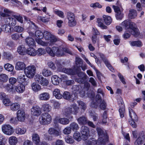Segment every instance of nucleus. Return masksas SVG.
<instances>
[{
  "instance_id": "obj_1",
  "label": "nucleus",
  "mask_w": 145,
  "mask_h": 145,
  "mask_svg": "<svg viewBox=\"0 0 145 145\" xmlns=\"http://www.w3.org/2000/svg\"><path fill=\"white\" fill-rule=\"evenodd\" d=\"M40 124L43 125L50 124L52 121V118L50 115L48 113L42 114L39 119Z\"/></svg>"
},
{
  "instance_id": "obj_2",
  "label": "nucleus",
  "mask_w": 145,
  "mask_h": 145,
  "mask_svg": "<svg viewBox=\"0 0 145 145\" xmlns=\"http://www.w3.org/2000/svg\"><path fill=\"white\" fill-rule=\"evenodd\" d=\"M35 35L36 37L35 40L38 44L43 46H48V43L47 42H44L41 40L43 37L44 33H42L40 30H37L35 32Z\"/></svg>"
},
{
  "instance_id": "obj_3",
  "label": "nucleus",
  "mask_w": 145,
  "mask_h": 145,
  "mask_svg": "<svg viewBox=\"0 0 145 145\" xmlns=\"http://www.w3.org/2000/svg\"><path fill=\"white\" fill-rule=\"evenodd\" d=\"M36 70L35 66L33 65L27 66L25 69V73L28 78H33L35 75Z\"/></svg>"
},
{
  "instance_id": "obj_4",
  "label": "nucleus",
  "mask_w": 145,
  "mask_h": 145,
  "mask_svg": "<svg viewBox=\"0 0 145 145\" xmlns=\"http://www.w3.org/2000/svg\"><path fill=\"white\" fill-rule=\"evenodd\" d=\"M67 18L68 20V25L69 27L75 26L76 24V22L75 20V16L74 14L71 12H67Z\"/></svg>"
},
{
  "instance_id": "obj_5",
  "label": "nucleus",
  "mask_w": 145,
  "mask_h": 145,
  "mask_svg": "<svg viewBox=\"0 0 145 145\" xmlns=\"http://www.w3.org/2000/svg\"><path fill=\"white\" fill-rule=\"evenodd\" d=\"M80 133L82 138L84 141L87 140L90 137L89 129L87 126H82L80 128Z\"/></svg>"
},
{
  "instance_id": "obj_6",
  "label": "nucleus",
  "mask_w": 145,
  "mask_h": 145,
  "mask_svg": "<svg viewBox=\"0 0 145 145\" xmlns=\"http://www.w3.org/2000/svg\"><path fill=\"white\" fill-rule=\"evenodd\" d=\"M76 71H77L76 74H77L79 77V78L76 79V81L79 83H84L87 76L86 74L81 71V69L80 68L76 69Z\"/></svg>"
},
{
  "instance_id": "obj_7",
  "label": "nucleus",
  "mask_w": 145,
  "mask_h": 145,
  "mask_svg": "<svg viewBox=\"0 0 145 145\" xmlns=\"http://www.w3.org/2000/svg\"><path fill=\"white\" fill-rule=\"evenodd\" d=\"M1 129L3 133L7 135H11L14 132L13 127L9 125H3Z\"/></svg>"
},
{
  "instance_id": "obj_8",
  "label": "nucleus",
  "mask_w": 145,
  "mask_h": 145,
  "mask_svg": "<svg viewBox=\"0 0 145 145\" xmlns=\"http://www.w3.org/2000/svg\"><path fill=\"white\" fill-rule=\"evenodd\" d=\"M43 37L46 40H50L51 42H54L57 41V39L51 33L47 31L44 32Z\"/></svg>"
},
{
  "instance_id": "obj_9",
  "label": "nucleus",
  "mask_w": 145,
  "mask_h": 145,
  "mask_svg": "<svg viewBox=\"0 0 145 145\" xmlns=\"http://www.w3.org/2000/svg\"><path fill=\"white\" fill-rule=\"evenodd\" d=\"M128 31H131V34L135 37L138 34V29L136 24L134 22H130Z\"/></svg>"
},
{
  "instance_id": "obj_10",
  "label": "nucleus",
  "mask_w": 145,
  "mask_h": 145,
  "mask_svg": "<svg viewBox=\"0 0 145 145\" xmlns=\"http://www.w3.org/2000/svg\"><path fill=\"white\" fill-rule=\"evenodd\" d=\"M26 114L25 111L22 110H18L17 112V117L18 121L23 122L25 119Z\"/></svg>"
},
{
  "instance_id": "obj_11",
  "label": "nucleus",
  "mask_w": 145,
  "mask_h": 145,
  "mask_svg": "<svg viewBox=\"0 0 145 145\" xmlns=\"http://www.w3.org/2000/svg\"><path fill=\"white\" fill-rule=\"evenodd\" d=\"M31 113L32 115L34 116H38L41 113V110L39 106H33L31 108Z\"/></svg>"
},
{
  "instance_id": "obj_12",
  "label": "nucleus",
  "mask_w": 145,
  "mask_h": 145,
  "mask_svg": "<svg viewBox=\"0 0 145 145\" xmlns=\"http://www.w3.org/2000/svg\"><path fill=\"white\" fill-rule=\"evenodd\" d=\"M45 49L46 52L50 56L54 57L56 56V46L53 47L51 48L49 47H47Z\"/></svg>"
},
{
  "instance_id": "obj_13",
  "label": "nucleus",
  "mask_w": 145,
  "mask_h": 145,
  "mask_svg": "<svg viewBox=\"0 0 145 145\" xmlns=\"http://www.w3.org/2000/svg\"><path fill=\"white\" fill-rule=\"evenodd\" d=\"M5 21L6 23L11 25L12 26H14L16 24V21L14 18L7 17L5 20Z\"/></svg>"
},
{
  "instance_id": "obj_14",
  "label": "nucleus",
  "mask_w": 145,
  "mask_h": 145,
  "mask_svg": "<svg viewBox=\"0 0 145 145\" xmlns=\"http://www.w3.org/2000/svg\"><path fill=\"white\" fill-rule=\"evenodd\" d=\"M99 56L102 59L103 61L105 63L106 66L111 71H112L113 69L112 66L108 60L105 57L104 55L101 54H99Z\"/></svg>"
},
{
  "instance_id": "obj_15",
  "label": "nucleus",
  "mask_w": 145,
  "mask_h": 145,
  "mask_svg": "<svg viewBox=\"0 0 145 145\" xmlns=\"http://www.w3.org/2000/svg\"><path fill=\"white\" fill-rule=\"evenodd\" d=\"M63 114L66 116H68L73 113V111L72 107L66 106L63 110Z\"/></svg>"
},
{
  "instance_id": "obj_16",
  "label": "nucleus",
  "mask_w": 145,
  "mask_h": 145,
  "mask_svg": "<svg viewBox=\"0 0 145 145\" xmlns=\"http://www.w3.org/2000/svg\"><path fill=\"white\" fill-rule=\"evenodd\" d=\"M76 67L73 68L72 69L63 68L62 69V71L63 72L67 74L74 75L76 74L77 72V71H76Z\"/></svg>"
},
{
  "instance_id": "obj_17",
  "label": "nucleus",
  "mask_w": 145,
  "mask_h": 145,
  "mask_svg": "<svg viewBox=\"0 0 145 145\" xmlns=\"http://www.w3.org/2000/svg\"><path fill=\"white\" fill-rule=\"evenodd\" d=\"M64 99L69 101H73L74 99L72 98V95L67 91L64 92L62 95Z\"/></svg>"
},
{
  "instance_id": "obj_18",
  "label": "nucleus",
  "mask_w": 145,
  "mask_h": 145,
  "mask_svg": "<svg viewBox=\"0 0 145 145\" xmlns=\"http://www.w3.org/2000/svg\"><path fill=\"white\" fill-rule=\"evenodd\" d=\"M50 98V94L47 92L43 93L40 94L39 96V99L43 101L48 100Z\"/></svg>"
},
{
  "instance_id": "obj_19",
  "label": "nucleus",
  "mask_w": 145,
  "mask_h": 145,
  "mask_svg": "<svg viewBox=\"0 0 145 145\" xmlns=\"http://www.w3.org/2000/svg\"><path fill=\"white\" fill-rule=\"evenodd\" d=\"M33 141L34 143L36 145H40V139L39 135L38 134L35 133L32 135Z\"/></svg>"
},
{
  "instance_id": "obj_20",
  "label": "nucleus",
  "mask_w": 145,
  "mask_h": 145,
  "mask_svg": "<svg viewBox=\"0 0 145 145\" xmlns=\"http://www.w3.org/2000/svg\"><path fill=\"white\" fill-rule=\"evenodd\" d=\"M15 89L18 93H22L24 91L25 86L22 84H20L15 86Z\"/></svg>"
},
{
  "instance_id": "obj_21",
  "label": "nucleus",
  "mask_w": 145,
  "mask_h": 145,
  "mask_svg": "<svg viewBox=\"0 0 145 145\" xmlns=\"http://www.w3.org/2000/svg\"><path fill=\"white\" fill-rule=\"evenodd\" d=\"M25 65L24 62L18 61L16 64L15 69L18 70H23L25 69Z\"/></svg>"
},
{
  "instance_id": "obj_22",
  "label": "nucleus",
  "mask_w": 145,
  "mask_h": 145,
  "mask_svg": "<svg viewBox=\"0 0 145 145\" xmlns=\"http://www.w3.org/2000/svg\"><path fill=\"white\" fill-rule=\"evenodd\" d=\"M77 120L78 123L80 125L86 124L88 122L87 118L84 116L79 117Z\"/></svg>"
},
{
  "instance_id": "obj_23",
  "label": "nucleus",
  "mask_w": 145,
  "mask_h": 145,
  "mask_svg": "<svg viewBox=\"0 0 145 145\" xmlns=\"http://www.w3.org/2000/svg\"><path fill=\"white\" fill-rule=\"evenodd\" d=\"M53 95L57 99H60L62 98V95L59 89H56L53 92Z\"/></svg>"
},
{
  "instance_id": "obj_24",
  "label": "nucleus",
  "mask_w": 145,
  "mask_h": 145,
  "mask_svg": "<svg viewBox=\"0 0 145 145\" xmlns=\"http://www.w3.org/2000/svg\"><path fill=\"white\" fill-rule=\"evenodd\" d=\"M58 117H56L55 118V119L58 120V121L59 123L63 125H66L68 124L69 122V120L65 118H60L58 120Z\"/></svg>"
},
{
  "instance_id": "obj_25",
  "label": "nucleus",
  "mask_w": 145,
  "mask_h": 145,
  "mask_svg": "<svg viewBox=\"0 0 145 145\" xmlns=\"http://www.w3.org/2000/svg\"><path fill=\"white\" fill-rule=\"evenodd\" d=\"M56 56L58 57H60L63 56L65 55V53L64 52V50H63V48L61 49L56 47Z\"/></svg>"
},
{
  "instance_id": "obj_26",
  "label": "nucleus",
  "mask_w": 145,
  "mask_h": 145,
  "mask_svg": "<svg viewBox=\"0 0 145 145\" xmlns=\"http://www.w3.org/2000/svg\"><path fill=\"white\" fill-rule=\"evenodd\" d=\"M75 63L76 68V69H80V67L83 65V61L82 59L78 57H76Z\"/></svg>"
},
{
  "instance_id": "obj_27",
  "label": "nucleus",
  "mask_w": 145,
  "mask_h": 145,
  "mask_svg": "<svg viewBox=\"0 0 145 145\" xmlns=\"http://www.w3.org/2000/svg\"><path fill=\"white\" fill-rule=\"evenodd\" d=\"M25 41L27 45L29 46H33L35 43L34 39L30 37H27L25 39Z\"/></svg>"
},
{
  "instance_id": "obj_28",
  "label": "nucleus",
  "mask_w": 145,
  "mask_h": 145,
  "mask_svg": "<svg viewBox=\"0 0 145 145\" xmlns=\"http://www.w3.org/2000/svg\"><path fill=\"white\" fill-rule=\"evenodd\" d=\"M103 19L106 25H110L112 22V20L111 17L109 16L106 15L103 16Z\"/></svg>"
},
{
  "instance_id": "obj_29",
  "label": "nucleus",
  "mask_w": 145,
  "mask_h": 145,
  "mask_svg": "<svg viewBox=\"0 0 145 145\" xmlns=\"http://www.w3.org/2000/svg\"><path fill=\"white\" fill-rule=\"evenodd\" d=\"M15 131L16 134L21 135L24 134L26 131V130L24 128H21L17 127L15 129Z\"/></svg>"
},
{
  "instance_id": "obj_30",
  "label": "nucleus",
  "mask_w": 145,
  "mask_h": 145,
  "mask_svg": "<svg viewBox=\"0 0 145 145\" xmlns=\"http://www.w3.org/2000/svg\"><path fill=\"white\" fill-rule=\"evenodd\" d=\"M9 142L11 145H16L18 142V139L16 137L12 136L9 138Z\"/></svg>"
},
{
  "instance_id": "obj_31",
  "label": "nucleus",
  "mask_w": 145,
  "mask_h": 145,
  "mask_svg": "<svg viewBox=\"0 0 145 145\" xmlns=\"http://www.w3.org/2000/svg\"><path fill=\"white\" fill-rule=\"evenodd\" d=\"M3 31L6 33H10L11 28L10 26L8 24H4L2 26Z\"/></svg>"
},
{
  "instance_id": "obj_32",
  "label": "nucleus",
  "mask_w": 145,
  "mask_h": 145,
  "mask_svg": "<svg viewBox=\"0 0 145 145\" xmlns=\"http://www.w3.org/2000/svg\"><path fill=\"white\" fill-rule=\"evenodd\" d=\"M129 113L130 117L132 120L136 121L137 120V117L135 112L131 109H129Z\"/></svg>"
},
{
  "instance_id": "obj_33",
  "label": "nucleus",
  "mask_w": 145,
  "mask_h": 145,
  "mask_svg": "<svg viewBox=\"0 0 145 145\" xmlns=\"http://www.w3.org/2000/svg\"><path fill=\"white\" fill-rule=\"evenodd\" d=\"M25 48L23 46H21L18 47L17 49V52L19 54L21 55H24L25 54L26 52Z\"/></svg>"
},
{
  "instance_id": "obj_34",
  "label": "nucleus",
  "mask_w": 145,
  "mask_h": 145,
  "mask_svg": "<svg viewBox=\"0 0 145 145\" xmlns=\"http://www.w3.org/2000/svg\"><path fill=\"white\" fill-rule=\"evenodd\" d=\"M137 14V12L136 10L131 9L129 10L128 16L130 19H133L136 17Z\"/></svg>"
},
{
  "instance_id": "obj_35",
  "label": "nucleus",
  "mask_w": 145,
  "mask_h": 145,
  "mask_svg": "<svg viewBox=\"0 0 145 145\" xmlns=\"http://www.w3.org/2000/svg\"><path fill=\"white\" fill-rule=\"evenodd\" d=\"M28 54L31 56H36V51L33 48H29L26 50V52Z\"/></svg>"
},
{
  "instance_id": "obj_36",
  "label": "nucleus",
  "mask_w": 145,
  "mask_h": 145,
  "mask_svg": "<svg viewBox=\"0 0 145 145\" xmlns=\"http://www.w3.org/2000/svg\"><path fill=\"white\" fill-rule=\"evenodd\" d=\"M42 109L44 112H49L51 110L52 107L49 104H45L42 105Z\"/></svg>"
},
{
  "instance_id": "obj_37",
  "label": "nucleus",
  "mask_w": 145,
  "mask_h": 145,
  "mask_svg": "<svg viewBox=\"0 0 145 145\" xmlns=\"http://www.w3.org/2000/svg\"><path fill=\"white\" fill-rule=\"evenodd\" d=\"M46 54V51L45 50L42 48H39L36 51V55L41 56Z\"/></svg>"
},
{
  "instance_id": "obj_38",
  "label": "nucleus",
  "mask_w": 145,
  "mask_h": 145,
  "mask_svg": "<svg viewBox=\"0 0 145 145\" xmlns=\"http://www.w3.org/2000/svg\"><path fill=\"white\" fill-rule=\"evenodd\" d=\"M52 82L54 85H58L59 83V80L57 75L52 76L51 78Z\"/></svg>"
},
{
  "instance_id": "obj_39",
  "label": "nucleus",
  "mask_w": 145,
  "mask_h": 145,
  "mask_svg": "<svg viewBox=\"0 0 145 145\" xmlns=\"http://www.w3.org/2000/svg\"><path fill=\"white\" fill-rule=\"evenodd\" d=\"M8 77L7 75L4 74L0 75V81L3 82H6L7 81Z\"/></svg>"
},
{
  "instance_id": "obj_40",
  "label": "nucleus",
  "mask_w": 145,
  "mask_h": 145,
  "mask_svg": "<svg viewBox=\"0 0 145 145\" xmlns=\"http://www.w3.org/2000/svg\"><path fill=\"white\" fill-rule=\"evenodd\" d=\"M97 143L96 141L94 138L89 139L85 142L84 144L86 145H95Z\"/></svg>"
},
{
  "instance_id": "obj_41",
  "label": "nucleus",
  "mask_w": 145,
  "mask_h": 145,
  "mask_svg": "<svg viewBox=\"0 0 145 145\" xmlns=\"http://www.w3.org/2000/svg\"><path fill=\"white\" fill-rule=\"evenodd\" d=\"M31 87L33 90L35 92H37L41 89L40 86L35 83L32 84Z\"/></svg>"
},
{
  "instance_id": "obj_42",
  "label": "nucleus",
  "mask_w": 145,
  "mask_h": 145,
  "mask_svg": "<svg viewBox=\"0 0 145 145\" xmlns=\"http://www.w3.org/2000/svg\"><path fill=\"white\" fill-rule=\"evenodd\" d=\"M10 105V109L12 111H16L18 110L20 107V105L16 103H13Z\"/></svg>"
},
{
  "instance_id": "obj_43",
  "label": "nucleus",
  "mask_w": 145,
  "mask_h": 145,
  "mask_svg": "<svg viewBox=\"0 0 145 145\" xmlns=\"http://www.w3.org/2000/svg\"><path fill=\"white\" fill-rule=\"evenodd\" d=\"M97 22L98 23V26L101 27L102 29H106L107 28V27L104 25L103 24L102 19L99 18L97 19Z\"/></svg>"
},
{
  "instance_id": "obj_44",
  "label": "nucleus",
  "mask_w": 145,
  "mask_h": 145,
  "mask_svg": "<svg viewBox=\"0 0 145 145\" xmlns=\"http://www.w3.org/2000/svg\"><path fill=\"white\" fill-rule=\"evenodd\" d=\"M70 127L73 131H77L79 129V127L77 123L75 122H72L70 125Z\"/></svg>"
},
{
  "instance_id": "obj_45",
  "label": "nucleus",
  "mask_w": 145,
  "mask_h": 145,
  "mask_svg": "<svg viewBox=\"0 0 145 145\" xmlns=\"http://www.w3.org/2000/svg\"><path fill=\"white\" fill-rule=\"evenodd\" d=\"M4 67L5 69L8 71H12L14 69V66L9 63L5 64Z\"/></svg>"
},
{
  "instance_id": "obj_46",
  "label": "nucleus",
  "mask_w": 145,
  "mask_h": 145,
  "mask_svg": "<svg viewBox=\"0 0 145 145\" xmlns=\"http://www.w3.org/2000/svg\"><path fill=\"white\" fill-rule=\"evenodd\" d=\"M92 42L93 44H95L97 42L98 46L99 45V40L97 38V36L95 35H93L91 38Z\"/></svg>"
},
{
  "instance_id": "obj_47",
  "label": "nucleus",
  "mask_w": 145,
  "mask_h": 145,
  "mask_svg": "<svg viewBox=\"0 0 145 145\" xmlns=\"http://www.w3.org/2000/svg\"><path fill=\"white\" fill-rule=\"evenodd\" d=\"M42 73L45 76H50L52 74L50 71L46 69H44L42 71Z\"/></svg>"
},
{
  "instance_id": "obj_48",
  "label": "nucleus",
  "mask_w": 145,
  "mask_h": 145,
  "mask_svg": "<svg viewBox=\"0 0 145 145\" xmlns=\"http://www.w3.org/2000/svg\"><path fill=\"white\" fill-rule=\"evenodd\" d=\"M14 31L17 33H21L24 30V28L19 25H17L14 27L13 29Z\"/></svg>"
},
{
  "instance_id": "obj_49",
  "label": "nucleus",
  "mask_w": 145,
  "mask_h": 145,
  "mask_svg": "<svg viewBox=\"0 0 145 145\" xmlns=\"http://www.w3.org/2000/svg\"><path fill=\"white\" fill-rule=\"evenodd\" d=\"M73 137L75 139L78 141H80L82 137L79 132H75L73 135Z\"/></svg>"
},
{
  "instance_id": "obj_50",
  "label": "nucleus",
  "mask_w": 145,
  "mask_h": 145,
  "mask_svg": "<svg viewBox=\"0 0 145 145\" xmlns=\"http://www.w3.org/2000/svg\"><path fill=\"white\" fill-rule=\"evenodd\" d=\"M131 21L129 20H126L121 23V25L125 27L126 29H128L129 28V25Z\"/></svg>"
},
{
  "instance_id": "obj_51",
  "label": "nucleus",
  "mask_w": 145,
  "mask_h": 145,
  "mask_svg": "<svg viewBox=\"0 0 145 145\" xmlns=\"http://www.w3.org/2000/svg\"><path fill=\"white\" fill-rule=\"evenodd\" d=\"M77 103L82 109L84 110L86 109L87 107L86 105L83 102L81 101H78Z\"/></svg>"
},
{
  "instance_id": "obj_52",
  "label": "nucleus",
  "mask_w": 145,
  "mask_h": 145,
  "mask_svg": "<svg viewBox=\"0 0 145 145\" xmlns=\"http://www.w3.org/2000/svg\"><path fill=\"white\" fill-rule=\"evenodd\" d=\"M65 139L66 142L67 143L70 144L73 143L74 141L72 137L69 135H68L66 137Z\"/></svg>"
},
{
  "instance_id": "obj_53",
  "label": "nucleus",
  "mask_w": 145,
  "mask_h": 145,
  "mask_svg": "<svg viewBox=\"0 0 145 145\" xmlns=\"http://www.w3.org/2000/svg\"><path fill=\"white\" fill-rule=\"evenodd\" d=\"M5 89L8 92H13V87L12 85L10 84H7L5 86Z\"/></svg>"
},
{
  "instance_id": "obj_54",
  "label": "nucleus",
  "mask_w": 145,
  "mask_h": 145,
  "mask_svg": "<svg viewBox=\"0 0 145 145\" xmlns=\"http://www.w3.org/2000/svg\"><path fill=\"white\" fill-rule=\"evenodd\" d=\"M24 18L27 21H29V23H30V27L32 28L33 29H36L37 27L34 23H33L30 20H28V18L26 16H24Z\"/></svg>"
},
{
  "instance_id": "obj_55",
  "label": "nucleus",
  "mask_w": 145,
  "mask_h": 145,
  "mask_svg": "<svg viewBox=\"0 0 145 145\" xmlns=\"http://www.w3.org/2000/svg\"><path fill=\"white\" fill-rule=\"evenodd\" d=\"M131 44L132 46L137 47H140L142 45L141 42L139 40L132 42H131Z\"/></svg>"
},
{
  "instance_id": "obj_56",
  "label": "nucleus",
  "mask_w": 145,
  "mask_h": 145,
  "mask_svg": "<svg viewBox=\"0 0 145 145\" xmlns=\"http://www.w3.org/2000/svg\"><path fill=\"white\" fill-rule=\"evenodd\" d=\"M25 76L24 75L18 76L17 78L18 81L21 84L24 82L26 80Z\"/></svg>"
},
{
  "instance_id": "obj_57",
  "label": "nucleus",
  "mask_w": 145,
  "mask_h": 145,
  "mask_svg": "<svg viewBox=\"0 0 145 145\" xmlns=\"http://www.w3.org/2000/svg\"><path fill=\"white\" fill-rule=\"evenodd\" d=\"M11 37L12 39L15 40H19L20 38V35L16 33L12 34L11 35Z\"/></svg>"
},
{
  "instance_id": "obj_58",
  "label": "nucleus",
  "mask_w": 145,
  "mask_h": 145,
  "mask_svg": "<svg viewBox=\"0 0 145 145\" xmlns=\"http://www.w3.org/2000/svg\"><path fill=\"white\" fill-rule=\"evenodd\" d=\"M43 77L41 75L39 74L36 75L35 76V81L39 83L41 82Z\"/></svg>"
},
{
  "instance_id": "obj_59",
  "label": "nucleus",
  "mask_w": 145,
  "mask_h": 145,
  "mask_svg": "<svg viewBox=\"0 0 145 145\" xmlns=\"http://www.w3.org/2000/svg\"><path fill=\"white\" fill-rule=\"evenodd\" d=\"M11 56V54L8 52H4L3 54L4 58L8 60L10 59Z\"/></svg>"
},
{
  "instance_id": "obj_60",
  "label": "nucleus",
  "mask_w": 145,
  "mask_h": 145,
  "mask_svg": "<svg viewBox=\"0 0 145 145\" xmlns=\"http://www.w3.org/2000/svg\"><path fill=\"white\" fill-rule=\"evenodd\" d=\"M3 103L4 105L6 106H8L10 105L11 102L10 99L7 98L3 100Z\"/></svg>"
},
{
  "instance_id": "obj_61",
  "label": "nucleus",
  "mask_w": 145,
  "mask_h": 145,
  "mask_svg": "<svg viewBox=\"0 0 145 145\" xmlns=\"http://www.w3.org/2000/svg\"><path fill=\"white\" fill-rule=\"evenodd\" d=\"M72 107L74 110L73 111V114L76 115L79 112V108L77 106L76 104H75L73 105Z\"/></svg>"
},
{
  "instance_id": "obj_62",
  "label": "nucleus",
  "mask_w": 145,
  "mask_h": 145,
  "mask_svg": "<svg viewBox=\"0 0 145 145\" xmlns=\"http://www.w3.org/2000/svg\"><path fill=\"white\" fill-rule=\"evenodd\" d=\"M115 16L117 20H121L123 16V14L121 12H118L116 14Z\"/></svg>"
},
{
  "instance_id": "obj_63",
  "label": "nucleus",
  "mask_w": 145,
  "mask_h": 145,
  "mask_svg": "<svg viewBox=\"0 0 145 145\" xmlns=\"http://www.w3.org/2000/svg\"><path fill=\"white\" fill-rule=\"evenodd\" d=\"M71 132V129L70 127H67L63 131V133L65 135L70 134Z\"/></svg>"
},
{
  "instance_id": "obj_64",
  "label": "nucleus",
  "mask_w": 145,
  "mask_h": 145,
  "mask_svg": "<svg viewBox=\"0 0 145 145\" xmlns=\"http://www.w3.org/2000/svg\"><path fill=\"white\" fill-rule=\"evenodd\" d=\"M48 83L49 82L48 80L43 77L40 84L43 86H46L48 85Z\"/></svg>"
}]
</instances>
